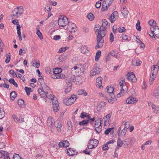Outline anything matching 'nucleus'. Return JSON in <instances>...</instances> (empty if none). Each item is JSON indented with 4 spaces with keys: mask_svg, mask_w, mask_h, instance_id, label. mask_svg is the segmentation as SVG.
I'll return each mask as SVG.
<instances>
[{
    "mask_svg": "<svg viewBox=\"0 0 159 159\" xmlns=\"http://www.w3.org/2000/svg\"><path fill=\"white\" fill-rule=\"evenodd\" d=\"M98 144V141L95 139H90L88 145V148L89 149H91L96 147Z\"/></svg>",
    "mask_w": 159,
    "mask_h": 159,
    "instance_id": "8",
    "label": "nucleus"
},
{
    "mask_svg": "<svg viewBox=\"0 0 159 159\" xmlns=\"http://www.w3.org/2000/svg\"><path fill=\"white\" fill-rule=\"evenodd\" d=\"M118 17V14L117 11H114L111 14L109 20L111 23H114L116 20V19Z\"/></svg>",
    "mask_w": 159,
    "mask_h": 159,
    "instance_id": "12",
    "label": "nucleus"
},
{
    "mask_svg": "<svg viewBox=\"0 0 159 159\" xmlns=\"http://www.w3.org/2000/svg\"><path fill=\"white\" fill-rule=\"evenodd\" d=\"M39 27H37V29H38L37 32H36L37 34L38 35L39 38L40 39H43V37L42 33L40 32L39 30Z\"/></svg>",
    "mask_w": 159,
    "mask_h": 159,
    "instance_id": "37",
    "label": "nucleus"
},
{
    "mask_svg": "<svg viewBox=\"0 0 159 159\" xmlns=\"http://www.w3.org/2000/svg\"><path fill=\"white\" fill-rule=\"evenodd\" d=\"M45 71L47 74H50L51 72L50 68L49 67H47L45 68Z\"/></svg>",
    "mask_w": 159,
    "mask_h": 159,
    "instance_id": "62",
    "label": "nucleus"
},
{
    "mask_svg": "<svg viewBox=\"0 0 159 159\" xmlns=\"http://www.w3.org/2000/svg\"><path fill=\"white\" fill-rule=\"evenodd\" d=\"M62 71L61 69L59 68H56L53 70V72L54 74L57 75L60 73Z\"/></svg>",
    "mask_w": 159,
    "mask_h": 159,
    "instance_id": "34",
    "label": "nucleus"
},
{
    "mask_svg": "<svg viewBox=\"0 0 159 159\" xmlns=\"http://www.w3.org/2000/svg\"><path fill=\"white\" fill-rule=\"evenodd\" d=\"M102 25L98 29L96 30L95 33L97 35V45L95 48H100L102 47L104 43L103 37L106 34V28L105 26L108 25V22L105 20L102 21Z\"/></svg>",
    "mask_w": 159,
    "mask_h": 159,
    "instance_id": "1",
    "label": "nucleus"
},
{
    "mask_svg": "<svg viewBox=\"0 0 159 159\" xmlns=\"http://www.w3.org/2000/svg\"><path fill=\"white\" fill-rule=\"evenodd\" d=\"M110 117H111V116H110V114H108L106 116L103 117L102 121H104V123H105L104 125H106V124L105 123L109 120V118Z\"/></svg>",
    "mask_w": 159,
    "mask_h": 159,
    "instance_id": "30",
    "label": "nucleus"
},
{
    "mask_svg": "<svg viewBox=\"0 0 159 159\" xmlns=\"http://www.w3.org/2000/svg\"><path fill=\"white\" fill-rule=\"evenodd\" d=\"M68 48L67 47H62L58 51V52L59 53H61L66 51Z\"/></svg>",
    "mask_w": 159,
    "mask_h": 159,
    "instance_id": "57",
    "label": "nucleus"
},
{
    "mask_svg": "<svg viewBox=\"0 0 159 159\" xmlns=\"http://www.w3.org/2000/svg\"><path fill=\"white\" fill-rule=\"evenodd\" d=\"M78 67L79 69V70H80L79 71L80 73V74H81V73L84 72L85 70V68L83 66L81 65L79 66Z\"/></svg>",
    "mask_w": 159,
    "mask_h": 159,
    "instance_id": "49",
    "label": "nucleus"
},
{
    "mask_svg": "<svg viewBox=\"0 0 159 159\" xmlns=\"http://www.w3.org/2000/svg\"><path fill=\"white\" fill-rule=\"evenodd\" d=\"M121 12L124 16L127 15L128 12L125 7H123L121 9Z\"/></svg>",
    "mask_w": 159,
    "mask_h": 159,
    "instance_id": "25",
    "label": "nucleus"
},
{
    "mask_svg": "<svg viewBox=\"0 0 159 159\" xmlns=\"http://www.w3.org/2000/svg\"><path fill=\"white\" fill-rule=\"evenodd\" d=\"M25 90L26 93L27 95L28 96H29L30 95V93L32 92V89L31 88H28L27 87H25Z\"/></svg>",
    "mask_w": 159,
    "mask_h": 159,
    "instance_id": "41",
    "label": "nucleus"
},
{
    "mask_svg": "<svg viewBox=\"0 0 159 159\" xmlns=\"http://www.w3.org/2000/svg\"><path fill=\"white\" fill-rule=\"evenodd\" d=\"M119 84L121 87L120 92L117 94L118 97H120L123 95L127 91V88L126 85L125 79L124 78H121L119 80Z\"/></svg>",
    "mask_w": 159,
    "mask_h": 159,
    "instance_id": "2",
    "label": "nucleus"
},
{
    "mask_svg": "<svg viewBox=\"0 0 159 159\" xmlns=\"http://www.w3.org/2000/svg\"><path fill=\"white\" fill-rule=\"evenodd\" d=\"M74 27H76V25L74 23H70L68 25L67 30L68 31H70V30Z\"/></svg>",
    "mask_w": 159,
    "mask_h": 159,
    "instance_id": "27",
    "label": "nucleus"
},
{
    "mask_svg": "<svg viewBox=\"0 0 159 159\" xmlns=\"http://www.w3.org/2000/svg\"><path fill=\"white\" fill-rule=\"evenodd\" d=\"M133 140H134V138L126 139L125 140H124V146L123 147H125L126 146L129 145V141H130Z\"/></svg>",
    "mask_w": 159,
    "mask_h": 159,
    "instance_id": "28",
    "label": "nucleus"
},
{
    "mask_svg": "<svg viewBox=\"0 0 159 159\" xmlns=\"http://www.w3.org/2000/svg\"><path fill=\"white\" fill-rule=\"evenodd\" d=\"M124 141H122L120 138L117 139V146L118 147H121L124 146Z\"/></svg>",
    "mask_w": 159,
    "mask_h": 159,
    "instance_id": "35",
    "label": "nucleus"
},
{
    "mask_svg": "<svg viewBox=\"0 0 159 159\" xmlns=\"http://www.w3.org/2000/svg\"><path fill=\"white\" fill-rule=\"evenodd\" d=\"M100 72V68L97 66H94L90 71V75L91 76H95L99 74Z\"/></svg>",
    "mask_w": 159,
    "mask_h": 159,
    "instance_id": "9",
    "label": "nucleus"
},
{
    "mask_svg": "<svg viewBox=\"0 0 159 159\" xmlns=\"http://www.w3.org/2000/svg\"><path fill=\"white\" fill-rule=\"evenodd\" d=\"M13 159H23L20 157L19 154H15L13 155Z\"/></svg>",
    "mask_w": 159,
    "mask_h": 159,
    "instance_id": "58",
    "label": "nucleus"
},
{
    "mask_svg": "<svg viewBox=\"0 0 159 159\" xmlns=\"http://www.w3.org/2000/svg\"><path fill=\"white\" fill-rule=\"evenodd\" d=\"M118 32L120 33H121L125 30V29L123 27H121L118 28Z\"/></svg>",
    "mask_w": 159,
    "mask_h": 159,
    "instance_id": "60",
    "label": "nucleus"
},
{
    "mask_svg": "<svg viewBox=\"0 0 159 159\" xmlns=\"http://www.w3.org/2000/svg\"><path fill=\"white\" fill-rule=\"evenodd\" d=\"M80 117L83 118L87 117V119H90V116L88 113L83 112L81 114Z\"/></svg>",
    "mask_w": 159,
    "mask_h": 159,
    "instance_id": "29",
    "label": "nucleus"
},
{
    "mask_svg": "<svg viewBox=\"0 0 159 159\" xmlns=\"http://www.w3.org/2000/svg\"><path fill=\"white\" fill-rule=\"evenodd\" d=\"M59 146L61 147H67L69 146L70 143L67 140H63L59 143Z\"/></svg>",
    "mask_w": 159,
    "mask_h": 159,
    "instance_id": "19",
    "label": "nucleus"
},
{
    "mask_svg": "<svg viewBox=\"0 0 159 159\" xmlns=\"http://www.w3.org/2000/svg\"><path fill=\"white\" fill-rule=\"evenodd\" d=\"M3 153H4L3 155L4 156V159H10L9 154L7 152L4 151Z\"/></svg>",
    "mask_w": 159,
    "mask_h": 159,
    "instance_id": "47",
    "label": "nucleus"
},
{
    "mask_svg": "<svg viewBox=\"0 0 159 159\" xmlns=\"http://www.w3.org/2000/svg\"><path fill=\"white\" fill-rule=\"evenodd\" d=\"M65 78V76L63 74L57 75V79H63Z\"/></svg>",
    "mask_w": 159,
    "mask_h": 159,
    "instance_id": "50",
    "label": "nucleus"
},
{
    "mask_svg": "<svg viewBox=\"0 0 159 159\" xmlns=\"http://www.w3.org/2000/svg\"><path fill=\"white\" fill-rule=\"evenodd\" d=\"M24 102L23 100L20 99L18 100V104L19 106H21L24 104Z\"/></svg>",
    "mask_w": 159,
    "mask_h": 159,
    "instance_id": "59",
    "label": "nucleus"
},
{
    "mask_svg": "<svg viewBox=\"0 0 159 159\" xmlns=\"http://www.w3.org/2000/svg\"><path fill=\"white\" fill-rule=\"evenodd\" d=\"M136 29L139 31H140L141 30V28L140 25V23L139 20H138V21L136 24Z\"/></svg>",
    "mask_w": 159,
    "mask_h": 159,
    "instance_id": "52",
    "label": "nucleus"
},
{
    "mask_svg": "<svg viewBox=\"0 0 159 159\" xmlns=\"http://www.w3.org/2000/svg\"><path fill=\"white\" fill-rule=\"evenodd\" d=\"M150 29L152 35L149 34L150 36L152 38L155 36L159 38V28L158 26L156 25H153L151 27Z\"/></svg>",
    "mask_w": 159,
    "mask_h": 159,
    "instance_id": "7",
    "label": "nucleus"
},
{
    "mask_svg": "<svg viewBox=\"0 0 159 159\" xmlns=\"http://www.w3.org/2000/svg\"><path fill=\"white\" fill-rule=\"evenodd\" d=\"M78 66H75L71 69V73L73 75H79L80 74Z\"/></svg>",
    "mask_w": 159,
    "mask_h": 159,
    "instance_id": "15",
    "label": "nucleus"
},
{
    "mask_svg": "<svg viewBox=\"0 0 159 159\" xmlns=\"http://www.w3.org/2000/svg\"><path fill=\"white\" fill-rule=\"evenodd\" d=\"M101 53V52L100 50L98 51L96 53V56L95 57V61H98L99 60V58L100 57Z\"/></svg>",
    "mask_w": 159,
    "mask_h": 159,
    "instance_id": "32",
    "label": "nucleus"
},
{
    "mask_svg": "<svg viewBox=\"0 0 159 159\" xmlns=\"http://www.w3.org/2000/svg\"><path fill=\"white\" fill-rule=\"evenodd\" d=\"M24 10L22 7H18L15 8L12 12L11 17L12 19L19 17L24 13Z\"/></svg>",
    "mask_w": 159,
    "mask_h": 159,
    "instance_id": "3",
    "label": "nucleus"
},
{
    "mask_svg": "<svg viewBox=\"0 0 159 159\" xmlns=\"http://www.w3.org/2000/svg\"><path fill=\"white\" fill-rule=\"evenodd\" d=\"M153 94L155 97H157L159 95V88L155 91Z\"/></svg>",
    "mask_w": 159,
    "mask_h": 159,
    "instance_id": "63",
    "label": "nucleus"
},
{
    "mask_svg": "<svg viewBox=\"0 0 159 159\" xmlns=\"http://www.w3.org/2000/svg\"><path fill=\"white\" fill-rule=\"evenodd\" d=\"M89 122V121L88 120H84L79 123L80 125H87Z\"/></svg>",
    "mask_w": 159,
    "mask_h": 159,
    "instance_id": "40",
    "label": "nucleus"
},
{
    "mask_svg": "<svg viewBox=\"0 0 159 159\" xmlns=\"http://www.w3.org/2000/svg\"><path fill=\"white\" fill-rule=\"evenodd\" d=\"M5 113L3 110L0 108V119L2 118L4 116Z\"/></svg>",
    "mask_w": 159,
    "mask_h": 159,
    "instance_id": "51",
    "label": "nucleus"
},
{
    "mask_svg": "<svg viewBox=\"0 0 159 159\" xmlns=\"http://www.w3.org/2000/svg\"><path fill=\"white\" fill-rule=\"evenodd\" d=\"M52 108L53 111L55 112H57L59 109V104L57 100L53 102L52 101Z\"/></svg>",
    "mask_w": 159,
    "mask_h": 159,
    "instance_id": "13",
    "label": "nucleus"
},
{
    "mask_svg": "<svg viewBox=\"0 0 159 159\" xmlns=\"http://www.w3.org/2000/svg\"><path fill=\"white\" fill-rule=\"evenodd\" d=\"M113 129V127L108 128L106 130L105 132V134L107 135L109 133L111 132V131Z\"/></svg>",
    "mask_w": 159,
    "mask_h": 159,
    "instance_id": "56",
    "label": "nucleus"
},
{
    "mask_svg": "<svg viewBox=\"0 0 159 159\" xmlns=\"http://www.w3.org/2000/svg\"><path fill=\"white\" fill-rule=\"evenodd\" d=\"M72 83H68L67 87H66L65 92L67 93L70 92L72 88Z\"/></svg>",
    "mask_w": 159,
    "mask_h": 159,
    "instance_id": "22",
    "label": "nucleus"
},
{
    "mask_svg": "<svg viewBox=\"0 0 159 159\" xmlns=\"http://www.w3.org/2000/svg\"><path fill=\"white\" fill-rule=\"evenodd\" d=\"M80 49L81 52L83 53H85L88 51L87 47L85 46H82Z\"/></svg>",
    "mask_w": 159,
    "mask_h": 159,
    "instance_id": "38",
    "label": "nucleus"
},
{
    "mask_svg": "<svg viewBox=\"0 0 159 159\" xmlns=\"http://www.w3.org/2000/svg\"><path fill=\"white\" fill-rule=\"evenodd\" d=\"M47 98L50 99L52 100H54V96L51 94H48V93L47 95Z\"/></svg>",
    "mask_w": 159,
    "mask_h": 159,
    "instance_id": "55",
    "label": "nucleus"
},
{
    "mask_svg": "<svg viewBox=\"0 0 159 159\" xmlns=\"http://www.w3.org/2000/svg\"><path fill=\"white\" fill-rule=\"evenodd\" d=\"M6 56L7 57V59L5 60V62L7 63H8L9 62L10 60V54H9L8 53V54H6Z\"/></svg>",
    "mask_w": 159,
    "mask_h": 159,
    "instance_id": "53",
    "label": "nucleus"
},
{
    "mask_svg": "<svg viewBox=\"0 0 159 159\" xmlns=\"http://www.w3.org/2000/svg\"><path fill=\"white\" fill-rule=\"evenodd\" d=\"M67 152L68 153V155L70 156H72L73 155H71V154H72V152L73 150V149L72 148H69L68 149H67Z\"/></svg>",
    "mask_w": 159,
    "mask_h": 159,
    "instance_id": "48",
    "label": "nucleus"
},
{
    "mask_svg": "<svg viewBox=\"0 0 159 159\" xmlns=\"http://www.w3.org/2000/svg\"><path fill=\"white\" fill-rule=\"evenodd\" d=\"M87 17L90 21H92L94 19V16L92 13H90L87 16Z\"/></svg>",
    "mask_w": 159,
    "mask_h": 159,
    "instance_id": "42",
    "label": "nucleus"
},
{
    "mask_svg": "<svg viewBox=\"0 0 159 159\" xmlns=\"http://www.w3.org/2000/svg\"><path fill=\"white\" fill-rule=\"evenodd\" d=\"M142 62L138 59H134L132 61V64L133 65L135 66H139L142 63Z\"/></svg>",
    "mask_w": 159,
    "mask_h": 159,
    "instance_id": "20",
    "label": "nucleus"
},
{
    "mask_svg": "<svg viewBox=\"0 0 159 159\" xmlns=\"http://www.w3.org/2000/svg\"><path fill=\"white\" fill-rule=\"evenodd\" d=\"M127 78L129 81L133 82H135L137 80V79L134 74L132 72H129L128 74H127Z\"/></svg>",
    "mask_w": 159,
    "mask_h": 159,
    "instance_id": "10",
    "label": "nucleus"
},
{
    "mask_svg": "<svg viewBox=\"0 0 159 159\" xmlns=\"http://www.w3.org/2000/svg\"><path fill=\"white\" fill-rule=\"evenodd\" d=\"M148 24L151 26V27H152L153 25H155L156 22H155L154 20H150L148 21Z\"/></svg>",
    "mask_w": 159,
    "mask_h": 159,
    "instance_id": "54",
    "label": "nucleus"
},
{
    "mask_svg": "<svg viewBox=\"0 0 159 159\" xmlns=\"http://www.w3.org/2000/svg\"><path fill=\"white\" fill-rule=\"evenodd\" d=\"M128 129L127 126H125L124 129L121 130L120 133V135L122 136H124L125 135L127 129Z\"/></svg>",
    "mask_w": 159,
    "mask_h": 159,
    "instance_id": "36",
    "label": "nucleus"
},
{
    "mask_svg": "<svg viewBox=\"0 0 159 159\" xmlns=\"http://www.w3.org/2000/svg\"><path fill=\"white\" fill-rule=\"evenodd\" d=\"M68 129L69 131L72 130V123L71 121H68L67 122Z\"/></svg>",
    "mask_w": 159,
    "mask_h": 159,
    "instance_id": "44",
    "label": "nucleus"
},
{
    "mask_svg": "<svg viewBox=\"0 0 159 159\" xmlns=\"http://www.w3.org/2000/svg\"><path fill=\"white\" fill-rule=\"evenodd\" d=\"M137 100L136 98L132 97L128 98L126 100V102L128 104H133L136 103Z\"/></svg>",
    "mask_w": 159,
    "mask_h": 159,
    "instance_id": "18",
    "label": "nucleus"
},
{
    "mask_svg": "<svg viewBox=\"0 0 159 159\" xmlns=\"http://www.w3.org/2000/svg\"><path fill=\"white\" fill-rule=\"evenodd\" d=\"M159 69V67L156 66L155 65L152 66L151 68V74L149 80V82L150 84L153 83V81L156 77L158 71Z\"/></svg>",
    "mask_w": 159,
    "mask_h": 159,
    "instance_id": "4",
    "label": "nucleus"
},
{
    "mask_svg": "<svg viewBox=\"0 0 159 159\" xmlns=\"http://www.w3.org/2000/svg\"><path fill=\"white\" fill-rule=\"evenodd\" d=\"M110 56H112L115 57L117 58V57L118 56L117 52H115L114 51H111L109 53Z\"/></svg>",
    "mask_w": 159,
    "mask_h": 159,
    "instance_id": "46",
    "label": "nucleus"
},
{
    "mask_svg": "<svg viewBox=\"0 0 159 159\" xmlns=\"http://www.w3.org/2000/svg\"><path fill=\"white\" fill-rule=\"evenodd\" d=\"M79 95L84 94V96H86L87 94V93L84 89H81L78 91Z\"/></svg>",
    "mask_w": 159,
    "mask_h": 159,
    "instance_id": "45",
    "label": "nucleus"
},
{
    "mask_svg": "<svg viewBox=\"0 0 159 159\" xmlns=\"http://www.w3.org/2000/svg\"><path fill=\"white\" fill-rule=\"evenodd\" d=\"M95 130L96 132L98 133H100L102 131V126L99 125L98 126H95Z\"/></svg>",
    "mask_w": 159,
    "mask_h": 159,
    "instance_id": "43",
    "label": "nucleus"
},
{
    "mask_svg": "<svg viewBox=\"0 0 159 159\" xmlns=\"http://www.w3.org/2000/svg\"><path fill=\"white\" fill-rule=\"evenodd\" d=\"M77 98L76 95H72L70 97L64 98V103L67 106H70L74 103Z\"/></svg>",
    "mask_w": 159,
    "mask_h": 159,
    "instance_id": "5",
    "label": "nucleus"
},
{
    "mask_svg": "<svg viewBox=\"0 0 159 159\" xmlns=\"http://www.w3.org/2000/svg\"><path fill=\"white\" fill-rule=\"evenodd\" d=\"M13 119H14V121L16 122L18 121L19 119L20 118V116L19 117H17L16 115H13L12 116Z\"/></svg>",
    "mask_w": 159,
    "mask_h": 159,
    "instance_id": "61",
    "label": "nucleus"
},
{
    "mask_svg": "<svg viewBox=\"0 0 159 159\" xmlns=\"http://www.w3.org/2000/svg\"><path fill=\"white\" fill-rule=\"evenodd\" d=\"M102 120L101 118H99L95 121V127L98 126L99 125H101Z\"/></svg>",
    "mask_w": 159,
    "mask_h": 159,
    "instance_id": "31",
    "label": "nucleus"
},
{
    "mask_svg": "<svg viewBox=\"0 0 159 159\" xmlns=\"http://www.w3.org/2000/svg\"><path fill=\"white\" fill-rule=\"evenodd\" d=\"M102 78L101 77H98L96 79V85L99 88H100L102 86Z\"/></svg>",
    "mask_w": 159,
    "mask_h": 159,
    "instance_id": "21",
    "label": "nucleus"
},
{
    "mask_svg": "<svg viewBox=\"0 0 159 159\" xmlns=\"http://www.w3.org/2000/svg\"><path fill=\"white\" fill-rule=\"evenodd\" d=\"M106 89L107 91V92L110 93L111 95V97H112L114 95L113 94V92L114 90V88L113 87H107L106 88Z\"/></svg>",
    "mask_w": 159,
    "mask_h": 159,
    "instance_id": "23",
    "label": "nucleus"
},
{
    "mask_svg": "<svg viewBox=\"0 0 159 159\" xmlns=\"http://www.w3.org/2000/svg\"><path fill=\"white\" fill-rule=\"evenodd\" d=\"M55 126L57 128L58 132H61V128L62 127V122L59 121H56L54 123Z\"/></svg>",
    "mask_w": 159,
    "mask_h": 159,
    "instance_id": "14",
    "label": "nucleus"
},
{
    "mask_svg": "<svg viewBox=\"0 0 159 159\" xmlns=\"http://www.w3.org/2000/svg\"><path fill=\"white\" fill-rule=\"evenodd\" d=\"M55 123V122L52 117L49 116L48 117L47 120V125L48 126L52 127L53 125H54Z\"/></svg>",
    "mask_w": 159,
    "mask_h": 159,
    "instance_id": "16",
    "label": "nucleus"
},
{
    "mask_svg": "<svg viewBox=\"0 0 159 159\" xmlns=\"http://www.w3.org/2000/svg\"><path fill=\"white\" fill-rule=\"evenodd\" d=\"M52 8V6H51L47 5L45 7V9L47 11L49 12L51 10Z\"/></svg>",
    "mask_w": 159,
    "mask_h": 159,
    "instance_id": "64",
    "label": "nucleus"
},
{
    "mask_svg": "<svg viewBox=\"0 0 159 159\" xmlns=\"http://www.w3.org/2000/svg\"><path fill=\"white\" fill-rule=\"evenodd\" d=\"M68 18L65 16H60L59 17L58 23L60 27H64L68 24Z\"/></svg>",
    "mask_w": 159,
    "mask_h": 159,
    "instance_id": "6",
    "label": "nucleus"
},
{
    "mask_svg": "<svg viewBox=\"0 0 159 159\" xmlns=\"http://www.w3.org/2000/svg\"><path fill=\"white\" fill-rule=\"evenodd\" d=\"M108 0H105V1H104V2H103V3L102 5V7L101 8V10L102 11H104V10H107V8H108V7H109V6H108L109 4L108 3V6L106 5L105 6V7H104L105 6V5H104V4H106V2L107 3V2H108Z\"/></svg>",
    "mask_w": 159,
    "mask_h": 159,
    "instance_id": "26",
    "label": "nucleus"
},
{
    "mask_svg": "<svg viewBox=\"0 0 159 159\" xmlns=\"http://www.w3.org/2000/svg\"><path fill=\"white\" fill-rule=\"evenodd\" d=\"M17 34L18 35V36L19 38V37H21V32H20V25L19 24H18L17 25Z\"/></svg>",
    "mask_w": 159,
    "mask_h": 159,
    "instance_id": "39",
    "label": "nucleus"
},
{
    "mask_svg": "<svg viewBox=\"0 0 159 159\" xmlns=\"http://www.w3.org/2000/svg\"><path fill=\"white\" fill-rule=\"evenodd\" d=\"M38 92L41 98L44 99L46 98L47 95L48 94L47 91H45L43 89L40 88L38 89Z\"/></svg>",
    "mask_w": 159,
    "mask_h": 159,
    "instance_id": "11",
    "label": "nucleus"
},
{
    "mask_svg": "<svg viewBox=\"0 0 159 159\" xmlns=\"http://www.w3.org/2000/svg\"><path fill=\"white\" fill-rule=\"evenodd\" d=\"M11 100L13 101L16 97V94L15 91L11 92L10 94Z\"/></svg>",
    "mask_w": 159,
    "mask_h": 159,
    "instance_id": "33",
    "label": "nucleus"
},
{
    "mask_svg": "<svg viewBox=\"0 0 159 159\" xmlns=\"http://www.w3.org/2000/svg\"><path fill=\"white\" fill-rule=\"evenodd\" d=\"M75 75L73 74V75L70 78H67L66 80V83H71L72 82H76V83H77V81L76 79L77 78L75 76Z\"/></svg>",
    "mask_w": 159,
    "mask_h": 159,
    "instance_id": "17",
    "label": "nucleus"
},
{
    "mask_svg": "<svg viewBox=\"0 0 159 159\" xmlns=\"http://www.w3.org/2000/svg\"><path fill=\"white\" fill-rule=\"evenodd\" d=\"M152 107L154 113L157 114L159 111V107L155 105H152Z\"/></svg>",
    "mask_w": 159,
    "mask_h": 159,
    "instance_id": "24",
    "label": "nucleus"
}]
</instances>
